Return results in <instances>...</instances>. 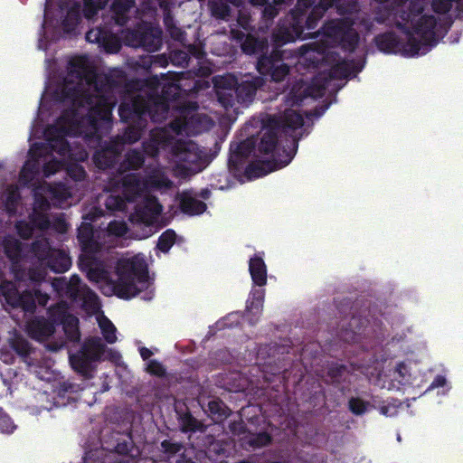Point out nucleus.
Instances as JSON below:
<instances>
[{"label":"nucleus","instance_id":"17","mask_svg":"<svg viewBox=\"0 0 463 463\" xmlns=\"http://www.w3.org/2000/svg\"><path fill=\"white\" fill-rule=\"evenodd\" d=\"M97 231L94 226L83 222L77 229V241L81 250V254H95L100 251L101 244L96 237Z\"/></svg>","mask_w":463,"mask_h":463},{"label":"nucleus","instance_id":"60","mask_svg":"<svg viewBox=\"0 0 463 463\" xmlns=\"http://www.w3.org/2000/svg\"><path fill=\"white\" fill-rule=\"evenodd\" d=\"M45 279L44 273L36 268H30L27 271V283L39 286Z\"/></svg>","mask_w":463,"mask_h":463},{"label":"nucleus","instance_id":"3","mask_svg":"<svg viewBox=\"0 0 463 463\" xmlns=\"http://www.w3.org/2000/svg\"><path fill=\"white\" fill-rule=\"evenodd\" d=\"M294 37L286 27L272 33V51L270 53L260 55L256 65L261 77H269L274 82L283 81L290 72V66L285 61L290 56L303 58L311 61L314 66H317L319 60H313L316 49L312 48L311 44H303L294 51L282 49L285 44L294 42Z\"/></svg>","mask_w":463,"mask_h":463},{"label":"nucleus","instance_id":"59","mask_svg":"<svg viewBox=\"0 0 463 463\" xmlns=\"http://www.w3.org/2000/svg\"><path fill=\"white\" fill-rule=\"evenodd\" d=\"M14 429L12 419L0 408V432L12 433Z\"/></svg>","mask_w":463,"mask_h":463},{"label":"nucleus","instance_id":"12","mask_svg":"<svg viewBox=\"0 0 463 463\" xmlns=\"http://www.w3.org/2000/svg\"><path fill=\"white\" fill-rule=\"evenodd\" d=\"M281 137L279 130L273 126L268 119L266 123L263 125L261 130V136L260 137L259 142L257 141V148L260 154L269 155L272 154L273 159H279V157L285 156L286 153L283 151L286 149L289 150V147H292L291 138H294L298 143V138H297L294 135H290L289 138H286L287 146H283L282 148L278 147L279 138Z\"/></svg>","mask_w":463,"mask_h":463},{"label":"nucleus","instance_id":"20","mask_svg":"<svg viewBox=\"0 0 463 463\" xmlns=\"http://www.w3.org/2000/svg\"><path fill=\"white\" fill-rule=\"evenodd\" d=\"M374 43L377 49L386 54L397 53L401 51L410 55V47L407 42L403 43L394 32H385L374 37Z\"/></svg>","mask_w":463,"mask_h":463},{"label":"nucleus","instance_id":"35","mask_svg":"<svg viewBox=\"0 0 463 463\" xmlns=\"http://www.w3.org/2000/svg\"><path fill=\"white\" fill-rule=\"evenodd\" d=\"M204 411L214 422H222L231 414L230 408L220 398H213L209 401Z\"/></svg>","mask_w":463,"mask_h":463},{"label":"nucleus","instance_id":"42","mask_svg":"<svg viewBox=\"0 0 463 463\" xmlns=\"http://www.w3.org/2000/svg\"><path fill=\"white\" fill-rule=\"evenodd\" d=\"M258 140V137H256L254 135H251L250 137L239 143H232L230 146V151L238 152L239 154L250 158L256 148Z\"/></svg>","mask_w":463,"mask_h":463},{"label":"nucleus","instance_id":"23","mask_svg":"<svg viewBox=\"0 0 463 463\" xmlns=\"http://www.w3.org/2000/svg\"><path fill=\"white\" fill-rule=\"evenodd\" d=\"M315 2L316 0H297L295 7L290 10L288 14L289 27L288 29L294 36L299 37L303 33L305 13L310 7L313 8Z\"/></svg>","mask_w":463,"mask_h":463},{"label":"nucleus","instance_id":"7","mask_svg":"<svg viewBox=\"0 0 463 463\" xmlns=\"http://www.w3.org/2000/svg\"><path fill=\"white\" fill-rule=\"evenodd\" d=\"M436 25L437 20L434 15L424 14L413 25L412 32H407L410 56L426 54L437 44Z\"/></svg>","mask_w":463,"mask_h":463},{"label":"nucleus","instance_id":"27","mask_svg":"<svg viewBox=\"0 0 463 463\" xmlns=\"http://www.w3.org/2000/svg\"><path fill=\"white\" fill-rule=\"evenodd\" d=\"M136 6V0H114L110 10L115 24L124 26L130 19L131 10Z\"/></svg>","mask_w":463,"mask_h":463},{"label":"nucleus","instance_id":"55","mask_svg":"<svg viewBox=\"0 0 463 463\" xmlns=\"http://www.w3.org/2000/svg\"><path fill=\"white\" fill-rule=\"evenodd\" d=\"M161 449L165 454L168 455V457H173L179 453L184 449V446L181 442H174L171 439H164L161 442Z\"/></svg>","mask_w":463,"mask_h":463},{"label":"nucleus","instance_id":"2","mask_svg":"<svg viewBox=\"0 0 463 463\" xmlns=\"http://www.w3.org/2000/svg\"><path fill=\"white\" fill-rule=\"evenodd\" d=\"M78 262L80 270L86 273L89 280L106 282L111 286L114 294L122 299H130L137 296L143 288L148 285L147 264L138 255L121 258L117 261L116 279L110 278L102 261L94 254H80Z\"/></svg>","mask_w":463,"mask_h":463},{"label":"nucleus","instance_id":"44","mask_svg":"<svg viewBox=\"0 0 463 463\" xmlns=\"http://www.w3.org/2000/svg\"><path fill=\"white\" fill-rule=\"evenodd\" d=\"M28 220L33 224V227L40 231H47L51 227V220L47 213L37 211L33 209V212L29 214Z\"/></svg>","mask_w":463,"mask_h":463},{"label":"nucleus","instance_id":"5","mask_svg":"<svg viewBox=\"0 0 463 463\" xmlns=\"http://www.w3.org/2000/svg\"><path fill=\"white\" fill-rule=\"evenodd\" d=\"M292 147L289 150L283 151L286 153L282 158L273 160H262L257 163H248L249 158L238 152L230 151V156L228 160V166L231 172L239 174L243 172L245 176L249 179L258 178L266 175L273 171L282 168L288 165L293 157L295 156L298 150V142L296 139L291 138Z\"/></svg>","mask_w":463,"mask_h":463},{"label":"nucleus","instance_id":"28","mask_svg":"<svg viewBox=\"0 0 463 463\" xmlns=\"http://www.w3.org/2000/svg\"><path fill=\"white\" fill-rule=\"evenodd\" d=\"M179 208L188 215H199L206 211V203L193 197L189 193L183 192L179 196Z\"/></svg>","mask_w":463,"mask_h":463},{"label":"nucleus","instance_id":"18","mask_svg":"<svg viewBox=\"0 0 463 463\" xmlns=\"http://www.w3.org/2000/svg\"><path fill=\"white\" fill-rule=\"evenodd\" d=\"M119 155L118 144L115 141H109L95 151L92 160L99 169L106 170L114 167Z\"/></svg>","mask_w":463,"mask_h":463},{"label":"nucleus","instance_id":"33","mask_svg":"<svg viewBox=\"0 0 463 463\" xmlns=\"http://www.w3.org/2000/svg\"><path fill=\"white\" fill-rule=\"evenodd\" d=\"M60 323L62 325L67 341L73 344L79 343L80 340L79 319L74 316L65 315L63 313L61 316Z\"/></svg>","mask_w":463,"mask_h":463},{"label":"nucleus","instance_id":"34","mask_svg":"<svg viewBox=\"0 0 463 463\" xmlns=\"http://www.w3.org/2000/svg\"><path fill=\"white\" fill-rule=\"evenodd\" d=\"M45 264L55 273H63L71 266V258L60 250H54Z\"/></svg>","mask_w":463,"mask_h":463},{"label":"nucleus","instance_id":"37","mask_svg":"<svg viewBox=\"0 0 463 463\" xmlns=\"http://www.w3.org/2000/svg\"><path fill=\"white\" fill-rule=\"evenodd\" d=\"M48 238L36 239L31 245L33 255L41 261L46 262L54 251Z\"/></svg>","mask_w":463,"mask_h":463},{"label":"nucleus","instance_id":"38","mask_svg":"<svg viewBox=\"0 0 463 463\" xmlns=\"http://www.w3.org/2000/svg\"><path fill=\"white\" fill-rule=\"evenodd\" d=\"M323 16L324 14L321 11L317 10L314 6L308 14L306 12L302 29L303 33L299 37H294V41L296 39H305L307 35H310L312 33L311 31L317 26L318 22Z\"/></svg>","mask_w":463,"mask_h":463},{"label":"nucleus","instance_id":"32","mask_svg":"<svg viewBox=\"0 0 463 463\" xmlns=\"http://www.w3.org/2000/svg\"><path fill=\"white\" fill-rule=\"evenodd\" d=\"M123 194L128 202H134L140 194L141 182L138 175L134 173L125 174L120 180Z\"/></svg>","mask_w":463,"mask_h":463},{"label":"nucleus","instance_id":"25","mask_svg":"<svg viewBox=\"0 0 463 463\" xmlns=\"http://www.w3.org/2000/svg\"><path fill=\"white\" fill-rule=\"evenodd\" d=\"M3 252L11 264L21 262L24 259V244L13 235H6L2 241Z\"/></svg>","mask_w":463,"mask_h":463},{"label":"nucleus","instance_id":"29","mask_svg":"<svg viewBox=\"0 0 463 463\" xmlns=\"http://www.w3.org/2000/svg\"><path fill=\"white\" fill-rule=\"evenodd\" d=\"M145 164V154L136 148L128 150L122 162L119 164L118 171L123 175L128 171H136L143 167Z\"/></svg>","mask_w":463,"mask_h":463},{"label":"nucleus","instance_id":"10","mask_svg":"<svg viewBox=\"0 0 463 463\" xmlns=\"http://www.w3.org/2000/svg\"><path fill=\"white\" fill-rule=\"evenodd\" d=\"M336 308L341 317V321L337 325V326H341L339 337L346 343L359 342L369 321L362 316L352 315L349 321L346 324L345 323L344 320L347 318L352 309V302L349 298H344L336 303Z\"/></svg>","mask_w":463,"mask_h":463},{"label":"nucleus","instance_id":"49","mask_svg":"<svg viewBox=\"0 0 463 463\" xmlns=\"http://www.w3.org/2000/svg\"><path fill=\"white\" fill-rule=\"evenodd\" d=\"M347 372L348 368L344 364L333 362L327 366V375L335 383H339Z\"/></svg>","mask_w":463,"mask_h":463},{"label":"nucleus","instance_id":"1","mask_svg":"<svg viewBox=\"0 0 463 463\" xmlns=\"http://www.w3.org/2000/svg\"><path fill=\"white\" fill-rule=\"evenodd\" d=\"M68 75L79 82L73 87L66 85L61 91L62 99L78 108H89V122L94 130L102 124H111L112 110L117 105L115 90L122 86L124 73H95L85 56L72 58L68 64Z\"/></svg>","mask_w":463,"mask_h":463},{"label":"nucleus","instance_id":"41","mask_svg":"<svg viewBox=\"0 0 463 463\" xmlns=\"http://www.w3.org/2000/svg\"><path fill=\"white\" fill-rule=\"evenodd\" d=\"M180 425L181 430L184 433L196 431L203 432L205 430L204 424L194 417L189 411L184 413L180 417Z\"/></svg>","mask_w":463,"mask_h":463},{"label":"nucleus","instance_id":"50","mask_svg":"<svg viewBox=\"0 0 463 463\" xmlns=\"http://www.w3.org/2000/svg\"><path fill=\"white\" fill-rule=\"evenodd\" d=\"M352 64L349 61L343 60L334 65L331 69V74L335 78L346 79L351 75Z\"/></svg>","mask_w":463,"mask_h":463},{"label":"nucleus","instance_id":"54","mask_svg":"<svg viewBox=\"0 0 463 463\" xmlns=\"http://www.w3.org/2000/svg\"><path fill=\"white\" fill-rule=\"evenodd\" d=\"M147 184L156 189L170 188L172 182L165 175H153L148 176Z\"/></svg>","mask_w":463,"mask_h":463},{"label":"nucleus","instance_id":"43","mask_svg":"<svg viewBox=\"0 0 463 463\" xmlns=\"http://www.w3.org/2000/svg\"><path fill=\"white\" fill-rule=\"evenodd\" d=\"M11 348L21 357L27 358L32 351V345L27 339L22 335H15L9 342Z\"/></svg>","mask_w":463,"mask_h":463},{"label":"nucleus","instance_id":"40","mask_svg":"<svg viewBox=\"0 0 463 463\" xmlns=\"http://www.w3.org/2000/svg\"><path fill=\"white\" fill-rule=\"evenodd\" d=\"M232 0H209L212 15L217 19L227 20L231 15Z\"/></svg>","mask_w":463,"mask_h":463},{"label":"nucleus","instance_id":"11","mask_svg":"<svg viewBox=\"0 0 463 463\" xmlns=\"http://www.w3.org/2000/svg\"><path fill=\"white\" fill-rule=\"evenodd\" d=\"M108 4V0H83V8L79 2H73L61 21L62 30L66 33H73L81 21V12L87 19L93 18Z\"/></svg>","mask_w":463,"mask_h":463},{"label":"nucleus","instance_id":"61","mask_svg":"<svg viewBox=\"0 0 463 463\" xmlns=\"http://www.w3.org/2000/svg\"><path fill=\"white\" fill-rule=\"evenodd\" d=\"M326 90V83H318V80L312 82V84L307 88L306 92L307 95L312 97H322Z\"/></svg>","mask_w":463,"mask_h":463},{"label":"nucleus","instance_id":"8","mask_svg":"<svg viewBox=\"0 0 463 463\" xmlns=\"http://www.w3.org/2000/svg\"><path fill=\"white\" fill-rule=\"evenodd\" d=\"M106 345L99 337L94 336L85 340L80 349L70 354V364L72 369L86 379L93 378L96 363L101 359Z\"/></svg>","mask_w":463,"mask_h":463},{"label":"nucleus","instance_id":"46","mask_svg":"<svg viewBox=\"0 0 463 463\" xmlns=\"http://www.w3.org/2000/svg\"><path fill=\"white\" fill-rule=\"evenodd\" d=\"M20 199H21V194L17 189L11 188V189L7 190V193H6L5 201H4V206H5L6 213L9 215H14L16 213Z\"/></svg>","mask_w":463,"mask_h":463},{"label":"nucleus","instance_id":"9","mask_svg":"<svg viewBox=\"0 0 463 463\" xmlns=\"http://www.w3.org/2000/svg\"><path fill=\"white\" fill-rule=\"evenodd\" d=\"M354 24L350 18L333 19L323 25V34L345 52H353L360 41V35Z\"/></svg>","mask_w":463,"mask_h":463},{"label":"nucleus","instance_id":"13","mask_svg":"<svg viewBox=\"0 0 463 463\" xmlns=\"http://www.w3.org/2000/svg\"><path fill=\"white\" fill-rule=\"evenodd\" d=\"M0 297L13 308H22L24 312L34 313L36 309L34 289L20 293L16 286L9 280L0 283Z\"/></svg>","mask_w":463,"mask_h":463},{"label":"nucleus","instance_id":"15","mask_svg":"<svg viewBox=\"0 0 463 463\" xmlns=\"http://www.w3.org/2000/svg\"><path fill=\"white\" fill-rule=\"evenodd\" d=\"M63 120L64 117L61 116L54 125L49 126L44 131L50 150L61 156H65L71 152V146L66 138L71 134V128L61 124Z\"/></svg>","mask_w":463,"mask_h":463},{"label":"nucleus","instance_id":"47","mask_svg":"<svg viewBox=\"0 0 463 463\" xmlns=\"http://www.w3.org/2000/svg\"><path fill=\"white\" fill-rule=\"evenodd\" d=\"M99 324L105 341L109 344H114L117 341V328L113 323L104 317Z\"/></svg>","mask_w":463,"mask_h":463},{"label":"nucleus","instance_id":"21","mask_svg":"<svg viewBox=\"0 0 463 463\" xmlns=\"http://www.w3.org/2000/svg\"><path fill=\"white\" fill-rule=\"evenodd\" d=\"M66 294L73 300L82 299L85 303L98 301V295L95 291L83 284L78 275H72L66 283Z\"/></svg>","mask_w":463,"mask_h":463},{"label":"nucleus","instance_id":"56","mask_svg":"<svg viewBox=\"0 0 463 463\" xmlns=\"http://www.w3.org/2000/svg\"><path fill=\"white\" fill-rule=\"evenodd\" d=\"M109 39L102 43L100 45L109 53H117L121 48V43L118 37L112 33L108 35Z\"/></svg>","mask_w":463,"mask_h":463},{"label":"nucleus","instance_id":"6","mask_svg":"<svg viewBox=\"0 0 463 463\" xmlns=\"http://www.w3.org/2000/svg\"><path fill=\"white\" fill-rule=\"evenodd\" d=\"M185 73L186 72L171 74L170 81H168V78L165 75L162 74V78L165 82H160L156 76L149 80V84L156 90L159 88L161 89L159 94L151 93L147 96L162 120L165 119L168 115L170 109L169 102L178 100L194 88V86L186 90L182 87V80Z\"/></svg>","mask_w":463,"mask_h":463},{"label":"nucleus","instance_id":"58","mask_svg":"<svg viewBox=\"0 0 463 463\" xmlns=\"http://www.w3.org/2000/svg\"><path fill=\"white\" fill-rule=\"evenodd\" d=\"M11 272L14 275V280L18 282L27 283V271L28 269L24 268L21 262L11 264Z\"/></svg>","mask_w":463,"mask_h":463},{"label":"nucleus","instance_id":"52","mask_svg":"<svg viewBox=\"0 0 463 463\" xmlns=\"http://www.w3.org/2000/svg\"><path fill=\"white\" fill-rule=\"evenodd\" d=\"M127 201L125 195L109 194L105 200V206L109 211H123Z\"/></svg>","mask_w":463,"mask_h":463},{"label":"nucleus","instance_id":"48","mask_svg":"<svg viewBox=\"0 0 463 463\" xmlns=\"http://www.w3.org/2000/svg\"><path fill=\"white\" fill-rule=\"evenodd\" d=\"M175 239L176 234L175 231L168 229L159 236L156 247L160 251L166 253L174 245Z\"/></svg>","mask_w":463,"mask_h":463},{"label":"nucleus","instance_id":"24","mask_svg":"<svg viewBox=\"0 0 463 463\" xmlns=\"http://www.w3.org/2000/svg\"><path fill=\"white\" fill-rule=\"evenodd\" d=\"M174 156L180 163L196 165L201 156L197 145L193 141L178 140L172 147Z\"/></svg>","mask_w":463,"mask_h":463},{"label":"nucleus","instance_id":"63","mask_svg":"<svg viewBox=\"0 0 463 463\" xmlns=\"http://www.w3.org/2000/svg\"><path fill=\"white\" fill-rule=\"evenodd\" d=\"M61 162L57 159H52L45 163L43 166V172L44 176L49 177L57 173L61 168Z\"/></svg>","mask_w":463,"mask_h":463},{"label":"nucleus","instance_id":"57","mask_svg":"<svg viewBox=\"0 0 463 463\" xmlns=\"http://www.w3.org/2000/svg\"><path fill=\"white\" fill-rule=\"evenodd\" d=\"M146 372L156 377H165L166 375V369L165 366L156 360H150L146 364Z\"/></svg>","mask_w":463,"mask_h":463},{"label":"nucleus","instance_id":"16","mask_svg":"<svg viewBox=\"0 0 463 463\" xmlns=\"http://www.w3.org/2000/svg\"><path fill=\"white\" fill-rule=\"evenodd\" d=\"M265 84L261 76L245 75L240 82H236L234 90L238 104L248 107L255 99L257 90Z\"/></svg>","mask_w":463,"mask_h":463},{"label":"nucleus","instance_id":"51","mask_svg":"<svg viewBox=\"0 0 463 463\" xmlns=\"http://www.w3.org/2000/svg\"><path fill=\"white\" fill-rule=\"evenodd\" d=\"M17 235L23 240H30L34 232V228L30 221L20 220L14 224Z\"/></svg>","mask_w":463,"mask_h":463},{"label":"nucleus","instance_id":"26","mask_svg":"<svg viewBox=\"0 0 463 463\" xmlns=\"http://www.w3.org/2000/svg\"><path fill=\"white\" fill-rule=\"evenodd\" d=\"M56 320L46 319L43 317H36L29 326L32 336L43 341L53 335L55 332Z\"/></svg>","mask_w":463,"mask_h":463},{"label":"nucleus","instance_id":"22","mask_svg":"<svg viewBox=\"0 0 463 463\" xmlns=\"http://www.w3.org/2000/svg\"><path fill=\"white\" fill-rule=\"evenodd\" d=\"M163 211V206L155 195H146L143 203L137 206L136 216L145 224H152Z\"/></svg>","mask_w":463,"mask_h":463},{"label":"nucleus","instance_id":"31","mask_svg":"<svg viewBox=\"0 0 463 463\" xmlns=\"http://www.w3.org/2000/svg\"><path fill=\"white\" fill-rule=\"evenodd\" d=\"M241 50L246 54H268L269 41L267 37L248 34L241 43Z\"/></svg>","mask_w":463,"mask_h":463},{"label":"nucleus","instance_id":"39","mask_svg":"<svg viewBox=\"0 0 463 463\" xmlns=\"http://www.w3.org/2000/svg\"><path fill=\"white\" fill-rule=\"evenodd\" d=\"M216 96L219 103L227 110L237 109L235 105L238 103L236 99V92L234 88L232 87H221L216 90Z\"/></svg>","mask_w":463,"mask_h":463},{"label":"nucleus","instance_id":"30","mask_svg":"<svg viewBox=\"0 0 463 463\" xmlns=\"http://www.w3.org/2000/svg\"><path fill=\"white\" fill-rule=\"evenodd\" d=\"M249 271L253 283L263 287L267 283V266L261 256L254 254L249 260Z\"/></svg>","mask_w":463,"mask_h":463},{"label":"nucleus","instance_id":"45","mask_svg":"<svg viewBox=\"0 0 463 463\" xmlns=\"http://www.w3.org/2000/svg\"><path fill=\"white\" fill-rule=\"evenodd\" d=\"M272 437L267 431L250 434L245 439V443L252 449H260L271 444Z\"/></svg>","mask_w":463,"mask_h":463},{"label":"nucleus","instance_id":"64","mask_svg":"<svg viewBox=\"0 0 463 463\" xmlns=\"http://www.w3.org/2000/svg\"><path fill=\"white\" fill-rule=\"evenodd\" d=\"M142 147L145 154L155 156L158 154L159 148H158V142L155 139H150L147 141H144L142 143Z\"/></svg>","mask_w":463,"mask_h":463},{"label":"nucleus","instance_id":"19","mask_svg":"<svg viewBox=\"0 0 463 463\" xmlns=\"http://www.w3.org/2000/svg\"><path fill=\"white\" fill-rule=\"evenodd\" d=\"M269 120L275 126L280 134L290 136L289 132H294L304 125L302 115L293 109L286 110L282 116H271Z\"/></svg>","mask_w":463,"mask_h":463},{"label":"nucleus","instance_id":"36","mask_svg":"<svg viewBox=\"0 0 463 463\" xmlns=\"http://www.w3.org/2000/svg\"><path fill=\"white\" fill-rule=\"evenodd\" d=\"M264 298V289H251L250 293V299L247 300V311L256 317V321L262 312Z\"/></svg>","mask_w":463,"mask_h":463},{"label":"nucleus","instance_id":"53","mask_svg":"<svg viewBox=\"0 0 463 463\" xmlns=\"http://www.w3.org/2000/svg\"><path fill=\"white\" fill-rule=\"evenodd\" d=\"M370 403L358 397H352L348 401V409L354 415H363Z\"/></svg>","mask_w":463,"mask_h":463},{"label":"nucleus","instance_id":"14","mask_svg":"<svg viewBox=\"0 0 463 463\" xmlns=\"http://www.w3.org/2000/svg\"><path fill=\"white\" fill-rule=\"evenodd\" d=\"M128 40L133 47L154 52L162 46V31L148 24H139L128 33Z\"/></svg>","mask_w":463,"mask_h":463},{"label":"nucleus","instance_id":"62","mask_svg":"<svg viewBox=\"0 0 463 463\" xmlns=\"http://www.w3.org/2000/svg\"><path fill=\"white\" fill-rule=\"evenodd\" d=\"M172 62L174 64L179 65L181 67H185L188 65L190 56L184 51H176L172 53L171 56Z\"/></svg>","mask_w":463,"mask_h":463},{"label":"nucleus","instance_id":"4","mask_svg":"<svg viewBox=\"0 0 463 463\" xmlns=\"http://www.w3.org/2000/svg\"><path fill=\"white\" fill-rule=\"evenodd\" d=\"M118 115L120 120L128 124L121 137L122 142L126 144H134L141 138L146 128L148 118L154 122L162 121L147 95L125 97L119 104Z\"/></svg>","mask_w":463,"mask_h":463}]
</instances>
